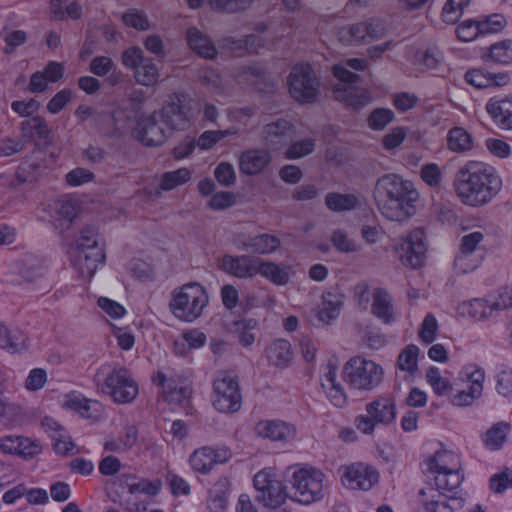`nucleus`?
Returning a JSON list of instances; mask_svg holds the SVG:
<instances>
[{
  "instance_id": "nucleus-1",
  "label": "nucleus",
  "mask_w": 512,
  "mask_h": 512,
  "mask_svg": "<svg viewBox=\"0 0 512 512\" xmlns=\"http://www.w3.org/2000/svg\"><path fill=\"white\" fill-rule=\"evenodd\" d=\"M453 186L463 204L480 207L491 202L498 194L502 180L494 167L469 160L455 173Z\"/></svg>"
},
{
  "instance_id": "nucleus-2",
  "label": "nucleus",
  "mask_w": 512,
  "mask_h": 512,
  "mask_svg": "<svg viewBox=\"0 0 512 512\" xmlns=\"http://www.w3.org/2000/svg\"><path fill=\"white\" fill-rule=\"evenodd\" d=\"M373 196L381 214L391 221H403L411 217L419 199L414 184L393 173L378 178Z\"/></svg>"
},
{
  "instance_id": "nucleus-3",
  "label": "nucleus",
  "mask_w": 512,
  "mask_h": 512,
  "mask_svg": "<svg viewBox=\"0 0 512 512\" xmlns=\"http://www.w3.org/2000/svg\"><path fill=\"white\" fill-rule=\"evenodd\" d=\"M435 488L420 490L422 512H453L463 507L461 484L464 480L462 468L433 475Z\"/></svg>"
},
{
  "instance_id": "nucleus-4",
  "label": "nucleus",
  "mask_w": 512,
  "mask_h": 512,
  "mask_svg": "<svg viewBox=\"0 0 512 512\" xmlns=\"http://www.w3.org/2000/svg\"><path fill=\"white\" fill-rule=\"evenodd\" d=\"M99 391L119 404L132 402L139 393V387L132 373L116 363L102 364L94 375Z\"/></svg>"
},
{
  "instance_id": "nucleus-5",
  "label": "nucleus",
  "mask_w": 512,
  "mask_h": 512,
  "mask_svg": "<svg viewBox=\"0 0 512 512\" xmlns=\"http://www.w3.org/2000/svg\"><path fill=\"white\" fill-rule=\"evenodd\" d=\"M77 254L73 265L82 277L90 278L105 259L102 247L99 245L98 231L93 225L83 227L77 240Z\"/></svg>"
},
{
  "instance_id": "nucleus-6",
  "label": "nucleus",
  "mask_w": 512,
  "mask_h": 512,
  "mask_svg": "<svg viewBox=\"0 0 512 512\" xmlns=\"http://www.w3.org/2000/svg\"><path fill=\"white\" fill-rule=\"evenodd\" d=\"M290 482L294 489V500L305 505L321 500L328 487L325 474L313 467L296 469Z\"/></svg>"
},
{
  "instance_id": "nucleus-7",
  "label": "nucleus",
  "mask_w": 512,
  "mask_h": 512,
  "mask_svg": "<svg viewBox=\"0 0 512 512\" xmlns=\"http://www.w3.org/2000/svg\"><path fill=\"white\" fill-rule=\"evenodd\" d=\"M345 381L354 389L371 391L383 381V369L372 360L350 359L343 370Z\"/></svg>"
},
{
  "instance_id": "nucleus-8",
  "label": "nucleus",
  "mask_w": 512,
  "mask_h": 512,
  "mask_svg": "<svg viewBox=\"0 0 512 512\" xmlns=\"http://www.w3.org/2000/svg\"><path fill=\"white\" fill-rule=\"evenodd\" d=\"M366 415H358L354 424L364 434L370 435L378 424L389 425L396 419V404L391 397L378 396L366 404Z\"/></svg>"
},
{
  "instance_id": "nucleus-9",
  "label": "nucleus",
  "mask_w": 512,
  "mask_h": 512,
  "mask_svg": "<svg viewBox=\"0 0 512 512\" xmlns=\"http://www.w3.org/2000/svg\"><path fill=\"white\" fill-rule=\"evenodd\" d=\"M333 75L339 80V83L334 86V97L338 101L345 102L348 106L358 110L371 101L367 91L358 90L355 83L358 81L359 76L349 71L343 65L333 66Z\"/></svg>"
},
{
  "instance_id": "nucleus-10",
  "label": "nucleus",
  "mask_w": 512,
  "mask_h": 512,
  "mask_svg": "<svg viewBox=\"0 0 512 512\" xmlns=\"http://www.w3.org/2000/svg\"><path fill=\"white\" fill-rule=\"evenodd\" d=\"M333 75L339 80V83L334 86V97L338 101L345 102L348 106L358 110L371 101L367 91L358 90L355 83L358 81L359 76L349 71L343 65L333 66Z\"/></svg>"
},
{
  "instance_id": "nucleus-11",
  "label": "nucleus",
  "mask_w": 512,
  "mask_h": 512,
  "mask_svg": "<svg viewBox=\"0 0 512 512\" xmlns=\"http://www.w3.org/2000/svg\"><path fill=\"white\" fill-rule=\"evenodd\" d=\"M256 500L264 507L279 508L287 498V492L277 473L272 468H265L254 476Z\"/></svg>"
},
{
  "instance_id": "nucleus-12",
  "label": "nucleus",
  "mask_w": 512,
  "mask_h": 512,
  "mask_svg": "<svg viewBox=\"0 0 512 512\" xmlns=\"http://www.w3.org/2000/svg\"><path fill=\"white\" fill-rule=\"evenodd\" d=\"M214 407L222 413H235L241 408L242 396L238 379L231 372H221L214 381Z\"/></svg>"
},
{
  "instance_id": "nucleus-13",
  "label": "nucleus",
  "mask_w": 512,
  "mask_h": 512,
  "mask_svg": "<svg viewBox=\"0 0 512 512\" xmlns=\"http://www.w3.org/2000/svg\"><path fill=\"white\" fill-rule=\"evenodd\" d=\"M387 33L383 19L368 18L362 22L343 26L339 32V40L345 44H363L379 40Z\"/></svg>"
},
{
  "instance_id": "nucleus-14",
  "label": "nucleus",
  "mask_w": 512,
  "mask_h": 512,
  "mask_svg": "<svg viewBox=\"0 0 512 512\" xmlns=\"http://www.w3.org/2000/svg\"><path fill=\"white\" fill-rule=\"evenodd\" d=\"M319 81L309 64L295 65L289 75V92L301 103H312L319 94Z\"/></svg>"
},
{
  "instance_id": "nucleus-15",
  "label": "nucleus",
  "mask_w": 512,
  "mask_h": 512,
  "mask_svg": "<svg viewBox=\"0 0 512 512\" xmlns=\"http://www.w3.org/2000/svg\"><path fill=\"white\" fill-rule=\"evenodd\" d=\"M152 381L161 387V396L164 401L181 407H190L192 391L184 385V379L180 374L173 373L167 377L163 372L157 371L152 376Z\"/></svg>"
},
{
  "instance_id": "nucleus-16",
  "label": "nucleus",
  "mask_w": 512,
  "mask_h": 512,
  "mask_svg": "<svg viewBox=\"0 0 512 512\" xmlns=\"http://www.w3.org/2000/svg\"><path fill=\"white\" fill-rule=\"evenodd\" d=\"M342 484L349 489L369 490L378 482L379 474L370 465L353 463L339 468Z\"/></svg>"
},
{
  "instance_id": "nucleus-17",
  "label": "nucleus",
  "mask_w": 512,
  "mask_h": 512,
  "mask_svg": "<svg viewBox=\"0 0 512 512\" xmlns=\"http://www.w3.org/2000/svg\"><path fill=\"white\" fill-rule=\"evenodd\" d=\"M146 100L145 92L133 89L127 100L122 101L112 113L113 121L118 128H128L133 122L143 119L142 110Z\"/></svg>"
},
{
  "instance_id": "nucleus-18",
  "label": "nucleus",
  "mask_w": 512,
  "mask_h": 512,
  "mask_svg": "<svg viewBox=\"0 0 512 512\" xmlns=\"http://www.w3.org/2000/svg\"><path fill=\"white\" fill-rule=\"evenodd\" d=\"M403 265L412 268L422 266L426 255L425 234L422 229L411 231L397 248Z\"/></svg>"
},
{
  "instance_id": "nucleus-19",
  "label": "nucleus",
  "mask_w": 512,
  "mask_h": 512,
  "mask_svg": "<svg viewBox=\"0 0 512 512\" xmlns=\"http://www.w3.org/2000/svg\"><path fill=\"white\" fill-rule=\"evenodd\" d=\"M234 245L242 251L254 255H268L274 253L281 245L280 239L269 233L258 235H247L245 233L235 234Z\"/></svg>"
},
{
  "instance_id": "nucleus-20",
  "label": "nucleus",
  "mask_w": 512,
  "mask_h": 512,
  "mask_svg": "<svg viewBox=\"0 0 512 512\" xmlns=\"http://www.w3.org/2000/svg\"><path fill=\"white\" fill-rule=\"evenodd\" d=\"M259 258L248 254H227L222 257L221 268L227 274L236 278L250 279L257 275Z\"/></svg>"
},
{
  "instance_id": "nucleus-21",
  "label": "nucleus",
  "mask_w": 512,
  "mask_h": 512,
  "mask_svg": "<svg viewBox=\"0 0 512 512\" xmlns=\"http://www.w3.org/2000/svg\"><path fill=\"white\" fill-rule=\"evenodd\" d=\"M255 433L263 439L286 443L294 439L296 429L282 420H261L255 426Z\"/></svg>"
},
{
  "instance_id": "nucleus-22",
  "label": "nucleus",
  "mask_w": 512,
  "mask_h": 512,
  "mask_svg": "<svg viewBox=\"0 0 512 512\" xmlns=\"http://www.w3.org/2000/svg\"><path fill=\"white\" fill-rule=\"evenodd\" d=\"M457 313L462 317L484 322L491 319L496 313V310L489 296L488 298H473L460 302L457 305Z\"/></svg>"
},
{
  "instance_id": "nucleus-23",
  "label": "nucleus",
  "mask_w": 512,
  "mask_h": 512,
  "mask_svg": "<svg viewBox=\"0 0 512 512\" xmlns=\"http://www.w3.org/2000/svg\"><path fill=\"white\" fill-rule=\"evenodd\" d=\"M134 135L146 146H159L166 138L164 129L158 124L154 115L140 119L134 131Z\"/></svg>"
},
{
  "instance_id": "nucleus-24",
  "label": "nucleus",
  "mask_w": 512,
  "mask_h": 512,
  "mask_svg": "<svg viewBox=\"0 0 512 512\" xmlns=\"http://www.w3.org/2000/svg\"><path fill=\"white\" fill-rule=\"evenodd\" d=\"M486 111L497 127L512 130V97L491 98L486 104Z\"/></svg>"
},
{
  "instance_id": "nucleus-25",
  "label": "nucleus",
  "mask_w": 512,
  "mask_h": 512,
  "mask_svg": "<svg viewBox=\"0 0 512 512\" xmlns=\"http://www.w3.org/2000/svg\"><path fill=\"white\" fill-rule=\"evenodd\" d=\"M231 451L227 447L213 449L203 447L194 450V470L207 473L215 464L227 462L231 457Z\"/></svg>"
},
{
  "instance_id": "nucleus-26",
  "label": "nucleus",
  "mask_w": 512,
  "mask_h": 512,
  "mask_svg": "<svg viewBox=\"0 0 512 512\" xmlns=\"http://www.w3.org/2000/svg\"><path fill=\"white\" fill-rule=\"evenodd\" d=\"M272 157L265 149H249L239 157V170L245 175H257L271 163Z\"/></svg>"
},
{
  "instance_id": "nucleus-27",
  "label": "nucleus",
  "mask_w": 512,
  "mask_h": 512,
  "mask_svg": "<svg viewBox=\"0 0 512 512\" xmlns=\"http://www.w3.org/2000/svg\"><path fill=\"white\" fill-rule=\"evenodd\" d=\"M337 367L329 362L324 368L321 377V387L330 402L336 407H343L346 404V395L340 383L336 381Z\"/></svg>"
},
{
  "instance_id": "nucleus-28",
  "label": "nucleus",
  "mask_w": 512,
  "mask_h": 512,
  "mask_svg": "<svg viewBox=\"0 0 512 512\" xmlns=\"http://www.w3.org/2000/svg\"><path fill=\"white\" fill-rule=\"evenodd\" d=\"M371 312L384 324H392L397 318L393 299L391 295L382 288H377L373 292Z\"/></svg>"
},
{
  "instance_id": "nucleus-29",
  "label": "nucleus",
  "mask_w": 512,
  "mask_h": 512,
  "mask_svg": "<svg viewBox=\"0 0 512 512\" xmlns=\"http://www.w3.org/2000/svg\"><path fill=\"white\" fill-rule=\"evenodd\" d=\"M51 221L59 233L68 230L74 221L77 211L73 201L69 199L55 200L52 204Z\"/></svg>"
},
{
  "instance_id": "nucleus-30",
  "label": "nucleus",
  "mask_w": 512,
  "mask_h": 512,
  "mask_svg": "<svg viewBox=\"0 0 512 512\" xmlns=\"http://www.w3.org/2000/svg\"><path fill=\"white\" fill-rule=\"evenodd\" d=\"M191 288L192 283L188 282L182 287L174 289L169 302L171 313L183 322L192 321V305L190 303V294L187 292Z\"/></svg>"
},
{
  "instance_id": "nucleus-31",
  "label": "nucleus",
  "mask_w": 512,
  "mask_h": 512,
  "mask_svg": "<svg viewBox=\"0 0 512 512\" xmlns=\"http://www.w3.org/2000/svg\"><path fill=\"white\" fill-rule=\"evenodd\" d=\"M424 466L425 470L432 475L462 468L459 455L446 449L436 451L424 462Z\"/></svg>"
},
{
  "instance_id": "nucleus-32",
  "label": "nucleus",
  "mask_w": 512,
  "mask_h": 512,
  "mask_svg": "<svg viewBox=\"0 0 512 512\" xmlns=\"http://www.w3.org/2000/svg\"><path fill=\"white\" fill-rule=\"evenodd\" d=\"M269 363L277 368L285 369L293 361L294 352L289 341L276 339L265 350Z\"/></svg>"
},
{
  "instance_id": "nucleus-33",
  "label": "nucleus",
  "mask_w": 512,
  "mask_h": 512,
  "mask_svg": "<svg viewBox=\"0 0 512 512\" xmlns=\"http://www.w3.org/2000/svg\"><path fill=\"white\" fill-rule=\"evenodd\" d=\"M21 137L24 142L47 141L50 129L46 120L41 116H34L21 122Z\"/></svg>"
},
{
  "instance_id": "nucleus-34",
  "label": "nucleus",
  "mask_w": 512,
  "mask_h": 512,
  "mask_svg": "<svg viewBox=\"0 0 512 512\" xmlns=\"http://www.w3.org/2000/svg\"><path fill=\"white\" fill-rule=\"evenodd\" d=\"M446 146L456 154H467L475 147L472 135L463 127L455 126L446 135Z\"/></svg>"
},
{
  "instance_id": "nucleus-35",
  "label": "nucleus",
  "mask_w": 512,
  "mask_h": 512,
  "mask_svg": "<svg viewBox=\"0 0 512 512\" xmlns=\"http://www.w3.org/2000/svg\"><path fill=\"white\" fill-rule=\"evenodd\" d=\"M160 116L170 129L182 130L190 125V111L178 103H169L164 106Z\"/></svg>"
},
{
  "instance_id": "nucleus-36",
  "label": "nucleus",
  "mask_w": 512,
  "mask_h": 512,
  "mask_svg": "<svg viewBox=\"0 0 512 512\" xmlns=\"http://www.w3.org/2000/svg\"><path fill=\"white\" fill-rule=\"evenodd\" d=\"M42 427L49 434L53 441V447L56 453L66 454L73 448L64 428L53 418L45 417L42 420Z\"/></svg>"
},
{
  "instance_id": "nucleus-37",
  "label": "nucleus",
  "mask_w": 512,
  "mask_h": 512,
  "mask_svg": "<svg viewBox=\"0 0 512 512\" xmlns=\"http://www.w3.org/2000/svg\"><path fill=\"white\" fill-rule=\"evenodd\" d=\"M138 431L135 426H125L117 436H110L104 442V449L113 453H124L130 450L137 442Z\"/></svg>"
},
{
  "instance_id": "nucleus-38",
  "label": "nucleus",
  "mask_w": 512,
  "mask_h": 512,
  "mask_svg": "<svg viewBox=\"0 0 512 512\" xmlns=\"http://www.w3.org/2000/svg\"><path fill=\"white\" fill-rule=\"evenodd\" d=\"M230 483L227 478H220L209 490L207 508L210 512H224L228 506Z\"/></svg>"
},
{
  "instance_id": "nucleus-39",
  "label": "nucleus",
  "mask_w": 512,
  "mask_h": 512,
  "mask_svg": "<svg viewBox=\"0 0 512 512\" xmlns=\"http://www.w3.org/2000/svg\"><path fill=\"white\" fill-rule=\"evenodd\" d=\"M291 131V125L288 121L279 119L269 123L263 128V138L267 145L276 146L287 140Z\"/></svg>"
},
{
  "instance_id": "nucleus-40",
  "label": "nucleus",
  "mask_w": 512,
  "mask_h": 512,
  "mask_svg": "<svg viewBox=\"0 0 512 512\" xmlns=\"http://www.w3.org/2000/svg\"><path fill=\"white\" fill-rule=\"evenodd\" d=\"M326 206L334 212L350 211L361 205L359 196L330 192L325 197Z\"/></svg>"
},
{
  "instance_id": "nucleus-41",
  "label": "nucleus",
  "mask_w": 512,
  "mask_h": 512,
  "mask_svg": "<svg viewBox=\"0 0 512 512\" xmlns=\"http://www.w3.org/2000/svg\"><path fill=\"white\" fill-rule=\"evenodd\" d=\"M26 336L19 330H10L0 324V347L10 353L20 352L25 348Z\"/></svg>"
},
{
  "instance_id": "nucleus-42",
  "label": "nucleus",
  "mask_w": 512,
  "mask_h": 512,
  "mask_svg": "<svg viewBox=\"0 0 512 512\" xmlns=\"http://www.w3.org/2000/svg\"><path fill=\"white\" fill-rule=\"evenodd\" d=\"M257 274L268 279L276 285H285L289 281V274L285 267L274 262L264 261L259 258Z\"/></svg>"
},
{
  "instance_id": "nucleus-43",
  "label": "nucleus",
  "mask_w": 512,
  "mask_h": 512,
  "mask_svg": "<svg viewBox=\"0 0 512 512\" xmlns=\"http://www.w3.org/2000/svg\"><path fill=\"white\" fill-rule=\"evenodd\" d=\"M484 253H472L459 249L454 259V270L458 274L473 272L482 263Z\"/></svg>"
},
{
  "instance_id": "nucleus-44",
  "label": "nucleus",
  "mask_w": 512,
  "mask_h": 512,
  "mask_svg": "<svg viewBox=\"0 0 512 512\" xmlns=\"http://www.w3.org/2000/svg\"><path fill=\"white\" fill-rule=\"evenodd\" d=\"M442 60V52L437 47H429L416 53L414 64L421 71L432 70L436 69Z\"/></svg>"
},
{
  "instance_id": "nucleus-45",
  "label": "nucleus",
  "mask_w": 512,
  "mask_h": 512,
  "mask_svg": "<svg viewBox=\"0 0 512 512\" xmlns=\"http://www.w3.org/2000/svg\"><path fill=\"white\" fill-rule=\"evenodd\" d=\"M509 431V425L504 422L493 425L485 434L484 443L492 451L502 447Z\"/></svg>"
},
{
  "instance_id": "nucleus-46",
  "label": "nucleus",
  "mask_w": 512,
  "mask_h": 512,
  "mask_svg": "<svg viewBox=\"0 0 512 512\" xmlns=\"http://www.w3.org/2000/svg\"><path fill=\"white\" fill-rule=\"evenodd\" d=\"M341 304V300L337 295L332 293L323 295V303L322 308L319 311V319L326 324L336 319L340 314Z\"/></svg>"
},
{
  "instance_id": "nucleus-47",
  "label": "nucleus",
  "mask_w": 512,
  "mask_h": 512,
  "mask_svg": "<svg viewBox=\"0 0 512 512\" xmlns=\"http://www.w3.org/2000/svg\"><path fill=\"white\" fill-rule=\"evenodd\" d=\"M426 381L438 396H446L452 390L451 382L449 379L441 375L440 369L437 367H430L428 369L426 373Z\"/></svg>"
},
{
  "instance_id": "nucleus-48",
  "label": "nucleus",
  "mask_w": 512,
  "mask_h": 512,
  "mask_svg": "<svg viewBox=\"0 0 512 512\" xmlns=\"http://www.w3.org/2000/svg\"><path fill=\"white\" fill-rule=\"evenodd\" d=\"M127 488L130 495L144 494L154 497L161 491L162 482L159 479L150 480L147 478H141L137 482L128 484Z\"/></svg>"
},
{
  "instance_id": "nucleus-49",
  "label": "nucleus",
  "mask_w": 512,
  "mask_h": 512,
  "mask_svg": "<svg viewBox=\"0 0 512 512\" xmlns=\"http://www.w3.org/2000/svg\"><path fill=\"white\" fill-rule=\"evenodd\" d=\"M158 70L151 59L145 60L135 71L134 77L138 84L152 86L158 80Z\"/></svg>"
},
{
  "instance_id": "nucleus-50",
  "label": "nucleus",
  "mask_w": 512,
  "mask_h": 512,
  "mask_svg": "<svg viewBox=\"0 0 512 512\" xmlns=\"http://www.w3.org/2000/svg\"><path fill=\"white\" fill-rule=\"evenodd\" d=\"M419 348L416 345L406 346L398 356L397 366L400 370L414 373L417 370Z\"/></svg>"
},
{
  "instance_id": "nucleus-51",
  "label": "nucleus",
  "mask_w": 512,
  "mask_h": 512,
  "mask_svg": "<svg viewBox=\"0 0 512 512\" xmlns=\"http://www.w3.org/2000/svg\"><path fill=\"white\" fill-rule=\"evenodd\" d=\"M190 171L187 168H180L175 171L166 172L161 176L160 188L165 191L172 190L190 179Z\"/></svg>"
},
{
  "instance_id": "nucleus-52",
  "label": "nucleus",
  "mask_w": 512,
  "mask_h": 512,
  "mask_svg": "<svg viewBox=\"0 0 512 512\" xmlns=\"http://www.w3.org/2000/svg\"><path fill=\"white\" fill-rule=\"evenodd\" d=\"M469 4L470 0H448L442 9L443 21L448 24H455Z\"/></svg>"
},
{
  "instance_id": "nucleus-53",
  "label": "nucleus",
  "mask_w": 512,
  "mask_h": 512,
  "mask_svg": "<svg viewBox=\"0 0 512 512\" xmlns=\"http://www.w3.org/2000/svg\"><path fill=\"white\" fill-rule=\"evenodd\" d=\"M331 242L338 251L343 253H353L360 250V244L349 238L347 232L342 229L333 231Z\"/></svg>"
},
{
  "instance_id": "nucleus-54",
  "label": "nucleus",
  "mask_w": 512,
  "mask_h": 512,
  "mask_svg": "<svg viewBox=\"0 0 512 512\" xmlns=\"http://www.w3.org/2000/svg\"><path fill=\"white\" fill-rule=\"evenodd\" d=\"M395 118L394 112L388 108H376L374 109L369 118L368 126L372 130L380 131L383 130L389 123Z\"/></svg>"
},
{
  "instance_id": "nucleus-55",
  "label": "nucleus",
  "mask_w": 512,
  "mask_h": 512,
  "mask_svg": "<svg viewBox=\"0 0 512 512\" xmlns=\"http://www.w3.org/2000/svg\"><path fill=\"white\" fill-rule=\"evenodd\" d=\"M253 0H208L210 7L213 10L236 13L247 9Z\"/></svg>"
},
{
  "instance_id": "nucleus-56",
  "label": "nucleus",
  "mask_w": 512,
  "mask_h": 512,
  "mask_svg": "<svg viewBox=\"0 0 512 512\" xmlns=\"http://www.w3.org/2000/svg\"><path fill=\"white\" fill-rule=\"evenodd\" d=\"M194 53L200 57L212 59L217 54V50L212 42L206 36L201 34L199 30L194 28Z\"/></svg>"
},
{
  "instance_id": "nucleus-57",
  "label": "nucleus",
  "mask_w": 512,
  "mask_h": 512,
  "mask_svg": "<svg viewBox=\"0 0 512 512\" xmlns=\"http://www.w3.org/2000/svg\"><path fill=\"white\" fill-rule=\"evenodd\" d=\"M40 107V102L34 98L16 100L11 103L12 111L27 119L37 116L36 113L40 110Z\"/></svg>"
},
{
  "instance_id": "nucleus-58",
  "label": "nucleus",
  "mask_w": 512,
  "mask_h": 512,
  "mask_svg": "<svg viewBox=\"0 0 512 512\" xmlns=\"http://www.w3.org/2000/svg\"><path fill=\"white\" fill-rule=\"evenodd\" d=\"M491 59L500 64H509L512 62V41L504 40L495 43L490 48Z\"/></svg>"
},
{
  "instance_id": "nucleus-59",
  "label": "nucleus",
  "mask_w": 512,
  "mask_h": 512,
  "mask_svg": "<svg viewBox=\"0 0 512 512\" xmlns=\"http://www.w3.org/2000/svg\"><path fill=\"white\" fill-rule=\"evenodd\" d=\"M95 179V174L89 169L83 167H77L69 171L65 180L69 186L78 187L87 183L93 182Z\"/></svg>"
},
{
  "instance_id": "nucleus-60",
  "label": "nucleus",
  "mask_w": 512,
  "mask_h": 512,
  "mask_svg": "<svg viewBox=\"0 0 512 512\" xmlns=\"http://www.w3.org/2000/svg\"><path fill=\"white\" fill-rule=\"evenodd\" d=\"M122 21L128 27L136 30H147L149 28V21L144 12L137 9H129L122 15Z\"/></svg>"
},
{
  "instance_id": "nucleus-61",
  "label": "nucleus",
  "mask_w": 512,
  "mask_h": 512,
  "mask_svg": "<svg viewBox=\"0 0 512 512\" xmlns=\"http://www.w3.org/2000/svg\"><path fill=\"white\" fill-rule=\"evenodd\" d=\"M315 142L313 139L296 141L286 151L288 159H298L311 154L314 151Z\"/></svg>"
},
{
  "instance_id": "nucleus-62",
  "label": "nucleus",
  "mask_w": 512,
  "mask_h": 512,
  "mask_svg": "<svg viewBox=\"0 0 512 512\" xmlns=\"http://www.w3.org/2000/svg\"><path fill=\"white\" fill-rule=\"evenodd\" d=\"M235 326L239 334L240 343L245 347L252 345L255 341L253 330L255 329L256 322L254 320H241L236 322Z\"/></svg>"
},
{
  "instance_id": "nucleus-63",
  "label": "nucleus",
  "mask_w": 512,
  "mask_h": 512,
  "mask_svg": "<svg viewBox=\"0 0 512 512\" xmlns=\"http://www.w3.org/2000/svg\"><path fill=\"white\" fill-rule=\"evenodd\" d=\"M437 330L438 321L433 314L429 313L421 324L419 337L424 343L430 344L435 340Z\"/></svg>"
},
{
  "instance_id": "nucleus-64",
  "label": "nucleus",
  "mask_w": 512,
  "mask_h": 512,
  "mask_svg": "<svg viewBox=\"0 0 512 512\" xmlns=\"http://www.w3.org/2000/svg\"><path fill=\"white\" fill-rule=\"evenodd\" d=\"M496 390L503 396L512 393V369L503 367L496 375Z\"/></svg>"
}]
</instances>
